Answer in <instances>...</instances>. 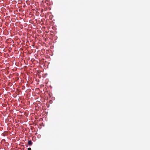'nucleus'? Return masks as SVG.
Masks as SVG:
<instances>
[{"label":"nucleus","instance_id":"f257e3e1","mask_svg":"<svg viewBox=\"0 0 150 150\" xmlns=\"http://www.w3.org/2000/svg\"><path fill=\"white\" fill-rule=\"evenodd\" d=\"M28 144L29 145H31L33 144V142L31 140H29L28 142Z\"/></svg>","mask_w":150,"mask_h":150},{"label":"nucleus","instance_id":"f03ea898","mask_svg":"<svg viewBox=\"0 0 150 150\" xmlns=\"http://www.w3.org/2000/svg\"><path fill=\"white\" fill-rule=\"evenodd\" d=\"M31 150V149L30 148H28V150Z\"/></svg>","mask_w":150,"mask_h":150}]
</instances>
